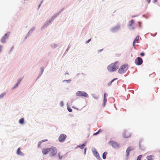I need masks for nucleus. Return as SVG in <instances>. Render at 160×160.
Returning <instances> with one entry per match:
<instances>
[{
	"label": "nucleus",
	"instance_id": "nucleus-35",
	"mask_svg": "<svg viewBox=\"0 0 160 160\" xmlns=\"http://www.w3.org/2000/svg\"><path fill=\"white\" fill-rule=\"evenodd\" d=\"M2 46H1V45H0V52L2 50Z\"/></svg>",
	"mask_w": 160,
	"mask_h": 160
},
{
	"label": "nucleus",
	"instance_id": "nucleus-4",
	"mask_svg": "<svg viewBox=\"0 0 160 160\" xmlns=\"http://www.w3.org/2000/svg\"><path fill=\"white\" fill-rule=\"evenodd\" d=\"M76 95L78 97H84L87 98L88 97V94L83 91H78L76 93Z\"/></svg>",
	"mask_w": 160,
	"mask_h": 160
},
{
	"label": "nucleus",
	"instance_id": "nucleus-6",
	"mask_svg": "<svg viewBox=\"0 0 160 160\" xmlns=\"http://www.w3.org/2000/svg\"><path fill=\"white\" fill-rule=\"evenodd\" d=\"M109 144L115 148H118L119 147V144L116 142L114 141H110L109 142Z\"/></svg>",
	"mask_w": 160,
	"mask_h": 160
},
{
	"label": "nucleus",
	"instance_id": "nucleus-27",
	"mask_svg": "<svg viewBox=\"0 0 160 160\" xmlns=\"http://www.w3.org/2000/svg\"><path fill=\"white\" fill-rule=\"evenodd\" d=\"M68 111L70 112H72V110L70 108H68Z\"/></svg>",
	"mask_w": 160,
	"mask_h": 160
},
{
	"label": "nucleus",
	"instance_id": "nucleus-11",
	"mask_svg": "<svg viewBox=\"0 0 160 160\" xmlns=\"http://www.w3.org/2000/svg\"><path fill=\"white\" fill-rule=\"evenodd\" d=\"M107 94L106 93H105L104 95V99H103V107H104L105 105V103L107 102V100L106 98V96Z\"/></svg>",
	"mask_w": 160,
	"mask_h": 160
},
{
	"label": "nucleus",
	"instance_id": "nucleus-22",
	"mask_svg": "<svg viewBox=\"0 0 160 160\" xmlns=\"http://www.w3.org/2000/svg\"><path fill=\"white\" fill-rule=\"evenodd\" d=\"M147 159L148 160H152V156L151 155L147 156Z\"/></svg>",
	"mask_w": 160,
	"mask_h": 160
},
{
	"label": "nucleus",
	"instance_id": "nucleus-26",
	"mask_svg": "<svg viewBox=\"0 0 160 160\" xmlns=\"http://www.w3.org/2000/svg\"><path fill=\"white\" fill-rule=\"evenodd\" d=\"M142 157V156L140 155L139 156L137 159V160H141V158Z\"/></svg>",
	"mask_w": 160,
	"mask_h": 160
},
{
	"label": "nucleus",
	"instance_id": "nucleus-2",
	"mask_svg": "<svg viewBox=\"0 0 160 160\" xmlns=\"http://www.w3.org/2000/svg\"><path fill=\"white\" fill-rule=\"evenodd\" d=\"M128 68V66L126 65H123L121 66L119 68L118 72L120 74H122L126 72Z\"/></svg>",
	"mask_w": 160,
	"mask_h": 160
},
{
	"label": "nucleus",
	"instance_id": "nucleus-29",
	"mask_svg": "<svg viewBox=\"0 0 160 160\" xmlns=\"http://www.w3.org/2000/svg\"><path fill=\"white\" fill-rule=\"evenodd\" d=\"M140 54L141 56H143L145 55V54L143 52H142V53H140Z\"/></svg>",
	"mask_w": 160,
	"mask_h": 160
},
{
	"label": "nucleus",
	"instance_id": "nucleus-7",
	"mask_svg": "<svg viewBox=\"0 0 160 160\" xmlns=\"http://www.w3.org/2000/svg\"><path fill=\"white\" fill-rule=\"evenodd\" d=\"M67 138L66 135L63 134H61L58 138V140L60 142H62L64 141Z\"/></svg>",
	"mask_w": 160,
	"mask_h": 160
},
{
	"label": "nucleus",
	"instance_id": "nucleus-5",
	"mask_svg": "<svg viewBox=\"0 0 160 160\" xmlns=\"http://www.w3.org/2000/svg\"><path fill=\"white\" fill-rule=\"evenodd\" d=\"M143 62L142 58L140 57H138L135 60V63L138 65H141Z\"/></svg>",
	"mask_w": 160,
	"mask_h": 160
},
{
	"label": "nucleus",
	"instance_id": "nucleus-24",
	"mask_svg": "<svg viewBox=\"0 0 160 160\" xmlns=\"http://www.w3.org/2000/svg\"><path fill=\"white\" fill-rule=\"evenodd\" d=\"M63 82H66L67 83H69L71 82L70 80H64L63 81Z\"/></svg>",
	"mask_w": 160,
	"mask_h": 160
},
{
	"label": "nucleus",
	"instance_id": "nucleus-14",
	"mask_svg": "<svg viewBox=\"0 0 160 160\" xmlns=\"http://www.w3.org/2000/svg\"><path fill=\"white\" fill-rule=\"evenodd\" d=\"M134 20L132 19L131 21H130L128 24V26L129 27H131L132 25L134 23Z\"/></svg>",
	"mask_w": 160,
	"mask_h": 160
},
{
	"label": "nucleus",
	"instance_id": "nucleus-32",
	"mask_svg": "<svg viewBox=\"0 0 160 160\" xmlns=\"http://www.w3.org/2000/svg\"><path fill=\"white\" fill-rule=\"evenodd\" d=\"M138 23L139 25V27L141 28V23L140 22H138Z\"/></svg>",
	"mask_w": 160,
	"mask_h": 160
},
{
	"label": "nucleus",
	"instance_id": "nucleus-38",
	"mask_svg": "<svg viewBox=\"0 0 160 160\" xmlns=\"http://www.w3.org/2000/svg\"><path fill=\"white\" fill-rule=\"evenodd\" d=\"M148 3H150L151 2V0H147Z\"/></svg>",
	"mask_w": 160,
	"mask_h": 160
},
{
	"label": "nucleus",
	"instance_id": "nucleus-16",
	"mask_svg": "<svg viewBox=\"0 0 160 160\" xmlns=\"http://www.w3.org/2000/svg\"><path fill=\"white\" fill-rule=\"evenodd\" d=\"M47 141H48L47 139H44V140H42V141L39 142L38 143V148H40V145H41V143Z\"/></svg>",
	"mask_w": 160,
	"mask_h": 160
},
{
	"label": "nucleus",
	"instance_id": "nucleus-21",
	"mask_svg": "<svg viewBox=\"0 0 160 160\" xmlns=\"http://www.w3.org/2000/svg\"><path fill=\"white\" fill-rule=\"evenodd\" d=\"M85 144H82V145H79L78 147L80 148L81 149H83L85 147Z\"/></svg>",
	"mask_w": 160,
	"mask_h": 160
},
{
	"label": "nucleus",
	"instance_id": "nucleus-18",
	"mask_svg": "<svg viewBox=\"0 0 160 160\" xmlns=\"http://www.w3.org/2000/svg\"><path fill=\"white\" fill-rule=\"evenodd\" d=\"M19 122L21 124H23L24 123V120L23 118H21L19 120Z\"/></svg>",
	"mask_w": 160,
	"mask_h": 160
},
{
	"label": "nucleus",
	"instance_id": "nucleus-19",
	"mask_svg": "<svg viewBox=\"0 0 160 160\" xmlns=\"http://www.w3.org/2000/svg\"><path fill=\"white\" fill-rule=\"evenodd\" d=\"M139 36H137L135 38L134 41L135 42H138V41L139 39Z\"/></svg>",
	"mask_w": 160,
	"mask_h": 160
},
{
	"label": "nucleus",
	"instance_id": "nucleus-31",
	"mask_svg": "<svg viewBox=\"0 0 160 160\" xmlns=\"http://www.w3.org/2000/svg\"><path fill=\"white\" fill-rule=\"evenodd\" d=\"M136 42H135L134 41H133V47H135V43Z\"/></svg>",
	"mask_w": 160,
	"mask_h": 160
},
{
	"label": "nucleus",
	"instance_id": "nucleus-42",
	"mask_svg": "<svg viewBox=\"0 0 160 160\" xmlns=\"http://www.w3.org/2000/svg\"><path fill=\"white\" fill-rule=\"evenodd\" d=\"M95 98L97 99V98H98V97H96V98Z\"/></svg>",
	"mask_w": 160,
	"mask_h": 160
},
{
	"label": "nucleus",
	"instance_id": "nucleus-13",
	"mask_svg": "<svg viewBox=\"0 0 160 160\" xmlns=\"http://www.w3.org/2000/svg\"><path fill=\"white\" fill-rule=\"evenodd\" d=\"M17 153L18 155H23V153L20 151V148H19L17 150Z\"/></svg>",
	"mask_w": 160,
	"mask_h": 160
},
{
	"label": "nucleus",
	"instance_id": "nucleus-20",
	"mask_svg": "<svg viewBox=\"0 0 160 160\" xmlns=\"http://www.w3.org/2000/svg\"><path fill=\"white\" fill-rule=\"evenodd\" d=\"M107 154V152H105L102 155V158L103 159H105L106 158V155Z\"/></svg>",
	"mask_w": 160,
	"mask_h": 160
},
{
	"label": "nucleus",
	"instance_id": "nucleus-37",
	"mask_svg": "<svg viewBox=\"0 0 160 160\" xmlns=\"http://www.w3.org/2000/svg\"><path fill=\"white\" fill-rule=\"evenodd\" d=\"M86 148H85L84 149V154H85L86 153Z\"/></svg>",
	"mask_w": 160,
	"mask_h": 160
},
{
	"label": "nucleus",
	"instance_id": "nucleus-41",
	"mask_svg": "<svg viewBox=\"0 0 160 160\" xmlns=\"http://www.w3.org/2000/svg\"><path fill=\"white\" fill-rule=\"evenodd\" d=\"M134 28H135L132 27V28H130V29H134Z\"/></svg>",
	"mask_w": 160,
	"mask_h": 160
},
{
	"label": "nucleus",
	"instance_id": "nucleus-1",
	"mask_svg": "<svg viewBox=\"0 0 160 160\" xmlns=\"http://www.w3.org/2000/svg\"><path fill=\"white\" fill-rule=\"evenodd\" d=\"M118 68L116 63H112L108 66L107 69L110 72H112L116 71Z\"/></svg>",
	"mask_w": 160,
	"mask_h": 160
},
{
	"label": "nucleus",
	"instance_id": "nucleus-28",
	"mask_svg": "<svg viewBox=\"0 0 160 160\" xmlns=\"http://www.w3.org/2000/svg\"><path fill=\"white\" fill-rule=\"evenodd\" d=\"M19 84H18L17 83L15 84L14 87H13V88H15L16 87H17L18 85Z\"/></svg>",
	"mask_w": 160,
	"mask_h": 160
},
{
	"label": "nucleus",
	"instance_id": "nucleus-30",
	"mask_svg": "<svg viewBox=\"0 0 160 160\" xmlns=\"http://www.w3.org/2000/svg\"><path fill=\"white\" fill-rule=\"evenodd\" d=\"M21 80H22V79H19V80L18 81V82H17V83L19 84H20V82H21Z\"/></svg>",
	"mask_w": 160,
	"mask_h": 160
},
{
	"label": "nucleus",
	"instance_id": "nucleus-8",
	"mask_svg": "<svg viewBox=\"0 0 160 160\" xmlns=\"http://www.w3.org/2000/svg\"><path fill=\"white\" fill-rule=\"evenodd\" d=\"M123 136L124 138H128L131 136V134L130 133L127 131H125L123 134Z\"/></svg>",
	"mask_w": 160,
	"mask_h": 160
},
{
	"label": "nucleus",
	"instance_id": "nucleus-34",
	"mask_svg": "<svg viewBox=\"0 0 160 160\" xmlns=\"http://www.w3.org/2000/svg\"><path fill=\"white\" fill-rule=\"evenodd\" d=\"M91 40V39H89L87 42H86V43H88Z\"/></svg>",
	"mask_w": 160,
	"mask_h": 160
},
{
	"label": "nucleus",
	"instance_id": "nucleus-12",
	"mask_svg": "<svg viewBox=\"0 0 160 160\" xmlns=\"http://www.w3.org/2000/svg\"><path fill=\"white\" fill-rule=\"evenodd\" d=\"M92 152L94 155L96 157L99 156V154L98 152L97 151V150L95 148H93L92 149Z\"/></svg>",
	"mask_w": 160,
	"mask_h": 160
},
{
	"label": "nucleus",
	"instance_id": "nucleus-33",
	"mask_svg": "<svg viewBox=\"0 0 160 160\" xmlns=\"http://www.w3.org/2000/svg\"><path fill=\"white\" fill-rule=\"evenodd\" d=\"M60 105H61V106H63V102H60Z\"/></svg>",
	"mask_w": 160,
	"mask_h": 160
},
{
	"label": "nucleus",
	"instance_id": "nucleus-3",
	"mask_svg": "<svg viewBox=\"0 0 160 160\" xmlns=\"http://www.w3.org/2000/svg\"><path fill=\"white\" fill-rule=\"evenodd\" d=\"M49 153L50 156H55L57 153V150L56 148L54 147H51L49 148Z\"/></svg>",
	"mask_w": 160,
	"mask_h": 160
},
{
	"label": "nucleus",
	"instance_id": "nucleus-39",
	"mask_svg": "<svg viewBox=\"0 0 160 160\" xmlns=\"http://www.w3.org/2000/svg\"><path fill=\"white\" fill-rule=\"evenodd\" d=\"M154 0V2H156L158 1V0Z\"/></svg>",
	"mask_w": 160,
	"mask_h": 160
},
{
	"label": "nucleus",
	"instance_id": "nucleus-36",
	"mask_svg": "<svg viewBox=\"0 0 160 160\" xmlns=\"http://www.w3.org/2000/svg\"><path fill=\"white\" fill-rule=\"evenodd\" d=\"M58 156H59V158L61 159L62 158V156H60V154L59 153L58 154Z\"/></svg>",
	"mask_w": 160,
	"mask_h": 160
},
{
	"label": "nucleus",
	"instance_id": "nucleus-40",
	"mask_svg": "<svg viewBox=\"0 0 160 160\" xmlns=\"http://www.w3.org/2000/svg\"><path fill=\"white\" fill-rule=\"evenodd\" d=\"M34 28H33V29L31 30L29 32H31V31L32 32V31H33V30H34Z\"/></svg>",
	"mask_w": 160,
	"mask_h": 160
},
{
	"label": "nucleus",
	"instance_id": "nucleus-25",
	"mask_svg": "<svg viewBox=\"0 0 160 160\" xmlns=\"http://www.w3.org/2000/svg\"><path fill=\"white\" fill-rule=\"evenodd\" d=\"M115 80V79H114L112 80L111 81H110L108 84V85L110 86L112 84V82Z\"/></svg>",
	"mask_w": 160,
	"mask_h": 160
},
{
	"label": "nucleus",
	"instance_id": "nucleus-10",
	"mask_svg": "<svg viewBox=\"0 0 160 160\" xmlns=\"http://www.w3.org/2000/svg\"><path fill=\"white\" fill-rule=\"evenodd\" d=\"M49 148H43L42 149V152L43 154L46 155L49 153Z\"/></svg>",
	"mask_w": 160,
	"mask_h": 160
},
{
	"label": "nucleus",
	"instance_id": "nucleus-15",
	"mask_svg": "<svg viewBox=\"0 0 160 160\" xmlns=\"http://www.w3.org/2000/svg\"><path fill=\"white\" fill-rule=\"evenodd\" d=\"M133 149L132 148L130 147H128V148L126 151L127 154L128 156L129 155L130 152Z\"/></svg>",
	"mask_w": 160,
	"mask_h": 160
},
{
	"label": "nucleus",
	"instance_id": "nucleus-23",
	"mask_svg": "<svg viewBox=\"0 0 160 160\" xmlns=\"http://www.w3.org/2000/svg\"><path fill=\"white\" fill-rule=\"evenodd\" d=\"M6 94V93L5 92H4L2 93V94L0 95V98H2Z\"/></svg>",
	"mask_w": 160,
	"mask_h": 160
},
{
	"label": "nucleus",
	"instance_id": "nucleus-17",
	"mask_svg": "<svg viewBox=\"0 0 160 160\" xmlns=\"http://www.w3.org/2000/svg\"><path fill=\"white\" fill-rule=\"evenodd\" d=\"M102 130L101 129H99V130L98 131V132L96 133H93V135L94 136L96 135L99 133L100 132H102Z\"/></svg>",
	"mask_w": 160,
	"mask_h": 160
},
{
	"label": "nucleus",
	"instance_id": "nucleus-9",
	"mask_svg": "<svg viewBox=\"0 0 160 160\" xmlns=\"http://www.w3.org/2000/svg\"><path fill=\"white\" fill-rule=\"evenodd\" d=\"M9 35V33L8 32L5 34L4 36L2 37L1 39V42L2 43H4L5 42L6 40L8 38Z\"/></svg>",
	"mask_w": 160,
	"mask_h": 160
}]
</instances>
